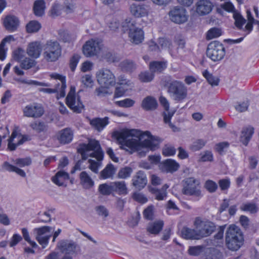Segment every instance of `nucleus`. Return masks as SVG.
<instances>
[{"label":"nucleus","instance_id":"nucleus-48","mask_svg":"<svg viewBox=\"0 0 259 259\" xmlns=\"http://www.w3.org/2000/svg\"><path fill=\"white\" fill-rule=\"evenodd\" d=\"M41 27L40 24L36 21H31L26 25V29L28 32H36Z\"/></svg>","mask_w":259,"mask_h":259},{"label":"nucleus","instance_id":"nucleus-36","mask_svg":"<svg viewBox=\"0 0 259 259\" xmlns=\"http://www.w3.org/2000/svg\"><path fill=\"white\" fill-rule=\"evenodd\" d=\"M115 171L114 166L112 164H109L101 171L100 178L103 179L112 178Z\"/></svg>","mask_w":259,"mask_h":259},{"label":"nucleus","instance_id":"nucleus-22","mask_svg":"<svg viewBox=\"0 0 259 259\" xmlns=\"http://www.w3.org/2000/svg\"><path fill=\"white\" fill-rule=\"evenodd\" d=\"M19 24L17 17L13 15H8L4 20V25L5 28L10 31L13 32L17 30Z\"/></svg>","mask_w":259,"mask_h":259},{"label":"nucleus","instance_id":"nucleus-12","mask_svg":"<svg viewBox=\"0 0 259 259\" xmlns=\"http://www.w3.org/2000/svg\"><path fill=\"white\" fill-rule=\"evenodd\" d=\"M168 16L172 22L178 24L186 23L189 18L186 9L180 6L172 8L168 12Z\"/></svg>","mask_w":259,"mask_h":259},{"label":"nucleus","instance_id":"nucleus-49","mask_svg":"<svg viewBox=\"0 0 259 259\" xmlns=\"http://www.w3.org/2000/svg\"><path fill=\"white\" fill-rule=\"evenodd\" d=\"M63 10V6L59 3H54L50 10L51 15L55 17L61 15L62 11Z\"/></svg>","mask_w":259,"mask_h":259},{"label":"nucleus","instance_id":"nucleus-52","mask_svg":"<svg viewBox=\"0 0 259 259\" xmlns=\"http://www.w3.org/2000/svg\"><path fill=\"white\" fill-rule=\"evenodd\" d=\"M151 192L154 194L155 198L158 200H162L166 197V192L164 189H157L156 188H152Z\"/></svg>","mask_w":259,"mask_h":259},{"label":"nucleus","instance_id":"nucleus-1","mask_svg":"<svg viewBox=\"0 0 259 259\" xmlns=\"http://www.w3.org/2000/svg\"><path fill=\"white\" fill-rule=\"evenodd\" d=\"M118 141L132 150L139 151L142 149L155 150L159 148V142L154 140L149 132L142 133L137 130H126L119 133Z\"/></svg>","mask_w":259,"mask_h":259},{"label":"nucleus","instance_id":"nucleus-56","mask_svg":"<svg viewBox=\"0 0 259 259\" xmlns=\"http://www.w3.org/2000/svg\"><path fill=\"white\" fill-rule=\"evenodd\" d=\"M205 188L210 193H213L218 189L217 184L212 180H207L204 184Z\"/></svg>","mask_w":259,"mask_h":259},{"label":"nucleus","instance_id":"nucleus-15","mask_svg":"<svg viewBox=\"0 0 259 259\" xmlns=\"http://www.w3.org/2000/svg\"><path fill=\"white\" fill-rule=\"evenodd\" d=\"M22 111L24 116L37 118L44 114V109L40 104L32 103L25 106Z\"/></svg>","mask_w":259,"mask_h":259},{"label":"nucleus","instance_id":"nucleus-9","mask_svg":"<svg viewBox=\"0 0 259 259\" xmlns=\"http://www.w3.org/2000/svg\"><path fill=\"white\" fill-rule=\"evenodd\" d=\"M226 50L223 45L218 41L209 44L206 50V55L214 62L222 60L225 57Z\"/></svg>","mask_w":259,"mask_h":259},{"label":"nucleus","instance_id":"nucleus-55","mask_svg":"<svg viewBox=\"0 0 259 259\" xmlns=\"http://www.w3.org/2000/svg\"><path fill=\"white\" fill-rule=\"evenodd\" d=\"M22 234L23 235V237L24 240L27 241L33 248H36L37 247V244L35 242L32 241L30 239V237L29 236V232L26 228H23L21 229Z\"/></svg>","mask_w":259,"mask_h":259},{"label":"nucleus","instance_id":"nucleus-50","mask_svg":"<svg viewBox=\"0 0 259 259\" xmlns=\"http://www.w3.org/2000/svg\"><path fill=\"white\" fill-rule=\"evenodd\" d=\"M154 76V75L152 72H150L148 71L142 72L139 75V79L141 81L143 82L151 81L153 80Z\"/></svg>","mask_w":259,"mask_h":259},{"label":"nucleus","instance_id":"nucleus-38","mask_svg":"<svg viewBox=\"0 0 259 259\" xmlns=\"http://www.w3.org/2000/svg\"><path fill=\"white\" fill-rule=\"evenodd\" d=\"M166 68V64L162 61H153L150 63L149 69L153 73L161 72Z\"/></svg>","mask_w":259,"mask_h":259},{"label":"nucleus","instance_id":"nucleus-47","mask_svg":"<svg viewBox=\"0 0 259 259\" xmlns=\"http://www.w3.org/2000/svg\"><path fill=\"white\" fill-rule=\"evenodd\" d=\"M175 42L178 47L177 50H174V51L176 52H178L177 56L178 55L180 56H182L183 53L185 52V41L181 38H176L175 40Z\"/></svg>","mask_w":259,"mask_h":259},{"label":"nucleus","instance_id":"nucleus-35","mask_svg":"<svg viewBox=\"0 0 259 259\" xmlns=\"http://www.w3.org/2000/svg\"><path fill=\"white\" fill-rule=\"evenodd\" d=\"M44 0H36L34 3L33 11L34 14L37 16H41L45 13L46 8Z\"/></svg>","mask_w":259,"mask_h":259},{"label":"nucleus","instance_id":"nucleus-27","mask_svg":"<svg viewBox=\"0 0 259 259\" xmlns=\"http://www.w3.org/2000/svg\"><path fill=\"white\" fill-rule=\"evenodd\" d=\"M108 117L104 118H94L90 119V124L95 129L99 132L101 131L109 123Z\"/></svg>","mask_w":259,"mask_h":259},{"label":"nucleus","instance_id":"nucleus-30","mask_svg":"<svg viewBox=\"0 0 259 259\" xmlns=\"http://www.w3.org/2000/svg\"><path fill=\"white\" fill-rule=\"evenodd\" d=\"M181 234L184 238L187 239H200L198 236V230L192 229L187 227H184L181 231Z\"/></svg>","mask_w":259,"mask_h":259},{"label":"nucleus","instance_id":"nucleus-10","mask_svg":"<svg viewBox=\"0 0 259 259\" xmlns=\"http://www.w3.org/2000/svg\"><path fill=\"white\" fill-rule=\"evenodd\" d=\"M54 230V228L47 226L35 228L33 230L35 239L43 248L48 245L52 236L51 233Z\"/></svg>","mask_w":259,"mask_h":259},{"label":"nucleus","instance_id":"nucleus-31","mask_svg":"<svg viewBox=\"0 0 259 259\" xmlns=\"http://www.w3.org/2000/svg\"><path fill=\"white\" fill-rule=\"evenodd\" d=\"M158 44L161 49H168L171 56L176 57L177 56L178 52L174 51L172 45L169 40L165 38H160L158 40Z\"/></svg>","mask_w":259,"mask_h":259},{"label":"nucleus","instance_id":"nucleus-44","mask_svg":"<svg viewBox=\"0 0 259 259\" xmlns=\"http://www.w3.org/2000/svg\"><path fill=\"white\" fill-rule=\"evenodd\" d=\"M203 76L206 79L208 82L212 86H216L219 84L220 79L218 77L212 75L207 70L203 72Z\"/></svg>","mask_w":259,"mask_h":259},{"label":"nucleus","instance_id":"nucleus-37","mask_svg":"<svg viewBox=\"0 0 259 259\" xmlns=\"http://www.w3.org/2000/svg\"><path fill=\"white\" fill-rule=\"evenodd\" d=\"M163 227V222L161 221H158L150 223L148 228L147 231L154 234H158L162 230Z\"/></svg>","mask_w":259,"mask_h":259},{"label":"nucleus","instance_id":"nucleus-23","mask_svg":"<svg viewBox=\"0 0 259 259\" xmlns=\"http://www.w3.org/2000/svg\"><path fill=\"white\" fill-rule=\"evenodd\" d=\"M132 181L133 186L139 189H141L146 185L147 180L144 171L140 170L133 177Z\"/></svg>","mask_w":259,"mask_h":259},{"label":"nucleus","instance_id":"nucleus-57","mask_svg":"<svg viewBox=\"0 0 259 259\" xmlns=\"http://www.w3.org/2000/svg\"><path fill=\"white\" fill-rule=\"evenodd\" d=\"M135 104V101L131 99L127 98L123 100L116 102V104L119 107L128 108L132 107Z\"/></svg>","mask_w":259,"mask_h":259},{"label":"nucleus","instance_id":"nucleus-18","mask_svg":"<svg viewBox=\"0 0 259 259\" xmlns=\"http://www.w3.org/2000/svg\"><path fill=\"white\" fill-rule=\"evenodd\" d=\"M57 247L62 253L73 254L75 252L77 245L72 241L62 240L57 243Z\"/></svg>","mask_w":259,"mask_h":259},{"label":"nucleus","instance_id":"nucleus-25","mask_svg":"<svg viewBox=\"0 0 259 259\" xmlns=\"http://www.w3.org/2000/svg\"><path fill=\"white\" fill-rule=\"evenodd\" d=\"M80 184L83 188L90 189L94 186V181L89 174L85 171H82L79 176Z\"/></svg>","mask_w":259,"mask_h":259},{"label":"nucleus","instance_id":"nucleus-41","mask_svg":"<svg viewBox=\"0 0 259 259\" xmlns=\"http://www.w3.org/2000/svg\"><path fill=\"white\" fill-rule=\"evenodd\" d=\"M120 67L124 71L132 72L136 68V65L131 60H126L120 63Z\"/></svg>","mask_w":259,"mask_h":259},{"label":"nucleus","instance_id":"nucleus-16","mask_svg":"<svg viewBox=\"0 0 259 259\" xmlns=\"http://www.w3.org/2000/svg\"><path fill=\"white\" fill-rule=\"evenodd\" d=\"M131 14L136 18L148 16L149 10L148 6L143 4H132L129 8Z\"/></svg>","mask_w":259,"mask_h":259},{"label":"nucleus","instance_id":"nucleus-61","mask_svg":"<svg viewBox=\"0 0 259 259\" xmlns=\"http://www.w3.org/2000/svg\"><path fill=\"white\" fill-rule=\"evenodd\" d=\"M25 56V51L20 48L16 50L13 52L14 59L17 61H21L23 60Z\"/></svg>","mask_w":259,"mask_h":259},{"label":"nucleus","instance_id":"nucleus-17","mask_svg":"<svg viewBox=\"0 0 259 259\" xmlns=\"http://www.w3.org/2000/svg\"><path fill=\"white\" fill-rule=\"evenodd\" d=\"M196 12L200 16H205L209 14L213 5L209 0H199L196 3Z\"/></svg>","mask_w":259,"mask_h":259},{"label":"nucleus","instance_id":"nucleus-63","mask_svg":"<svg viewBox=\"0 0 259 259\" xmlns=\"http://www.w3.org/2000/svg\"><path fill=\"white\" fill-rule=\"evenodd\" d=\"M22 237L19 234H14L9 241V245L11 247H14L22 241Z\"/></svg>","mask_w":259,"mask_h":259},{"label":"nucleus","instance_id":"nucleus-28","mask_svg":"<svg viewBox=\"0 0 259 259\" xmlns=\"http://www.w3.org/2000/svg\"><path fill=\"white\" fill-rule=\"evenodd\" d=\"M41 51V47L40 43L36 41L30 43L27 49L28 55L34 58L39 57Z\"/></svg>","mask_w":259,"mask_h":259},{"label":"nucleus","instance_id":"nucleus-26","mask_svg":"<svg viewBox=\"0 0 259 259\" xmlns=\"http://www.w3.org/2000/svg\"><path fill=\"white\" fill-rule=\"evenodd\" d=\"M18 133L16 131H13L11 137L8 140V148L10 151H14L16 149L18 146L23 144L25 142L28 140L27 136H23L21 139L19 140L17 143L15 144L13 143L14 140L17 136Z\"/></svg>","mask_w":259,"mask_h":259},{"label":"nucleus","instance_id":"nucleus-53","mask_svg":"<svg viewBox=\"0 0 259 259\" xmlns=\"http://www.w3.org/2000/svg\"><path fill=\"white\" fill-rule=\"evenodd\" d=\"M132 171L133 169L132 168L128 166H125L120 169L118 172L117 177L120 179H126L130 177Z\"/></svg>","mask_w":259,"mask_h":259},{"label":"nucleus","instance_id":"nucleus-62","mask_svg":"<svg viewBox=\"0 0 259 259\" xmlns=\"http://www.w3.org/2000/svg\"><path fill=\"white\" fill-rule=\"evenodd\" d=\"M81 82L87 87H92L93 85V80L92 75L86 74L81 77Z\"/></svg>","mask_w":259,"mask_h":259},{"label":"nucleus","instance_id":"nucleus-39","mask_svg":"<svg viewBox=\"0 0 259 259\" xmlns=\"http://www.w3.org/2000/svg\"><path fill=\"white\" fill-rule=\"evenodd\" d=\"M3 167L9 172H15L22 177H25L26 176V174L23 170L10 164L8 162H5L3 163Z\"/></svg>","mask_w":259,"mask_h":259},{"label":"nucleus","instance_id":"nucleus-46","mask_svg":"<svg viewBox=\"0 0 259 259\" xmlns=\"http://www.w3.org/2000/svg\"><path fill=\"white\" fill-rule=\"evenodd\" d=\"M98 191L103 195H110L113 192L111 183L109 184L105 183L100 185Z\"/></svg>","mask_w":259,"mask_h":259},{"label":"nucleus","instance_id":"nucleus-21","mask_svg":"<svg viewBox=\"0 0 259 259\" xmlns=\"http://www.w3.org/2000/svg\"><path fill=\"white\" fill-rule=\"evenodd\" d=\"M254 129L250 126L247 125L243 127L240 137V142L245 146H247L254 134Z\"/></svg>","mask_w":259,"mask_h":259},{"label":"nucleus","instance_id":"nucleus-54","mask_svg":"<svg viewBox=\"0 0 259 259\" xmlns=\"http://www.w3.org/2000/svg\"><path fill=\"white\" fill-rule=\"evenodd\" d=\"M34 60L29 58L23 59L20 63L21 67L24 69H29L35 65Z\"/></svg>","mask_w":259,"mask_h":259},{"label":"nucleus","instance_id":"nucleus-14","mask_svg":"<svg viewBox=\"0 0 259 259\" xmlns=\"http://www.w3.org/2000/svg\"><path fill=\"white\" fill-rule=\"evenodd\" d=\"M66 102L67 106L74 112L80 113L83 108L82 103L80 102L79 97L75 96L74 87H71L66 97Z\"/></svg>","mask_w":259,"mask_h":259},{"label":"nucleus","instance_id":"nucleus-3","mask_svg":"<svg viewBox=\"0 0 259 259\" xmlns=\"http://www.w3.org/2000/svg\"><path fill=\"white\" fill-rule=\"evenodd\" d=\"M194 225L198 230V236L200 239L210 236L215 231H217V233L214 235V239L221 240L223 238L225 225L219 226L217 228V226L213 222L207 220H202L199 218H196Z\"/></svg>","mask_w":259,"mask_h":259},{"label":"nucleus","instance_id":"nucleus-33","mask_svg":"<svg viewBox=\"0 0 259 259\" xmlns=\"http://www.w3.org/2000/svg\"><path fill=\"white\" fill-rule=\"evenodd\" d=\"M113 192H118L119 194L125 195L127 193V187L124 181L111 182Z\"/></svg>","mask_w":259,"mask_h":259},{"label":"nucleus","instance_id":"nucleus-51","mask_svg":"<svg viewBox=\"0 0 259 259\" xmlns=\"http://www.w3.org/2000/svg\"><path fill=\"white\" fill-rule=\"evenodd\" d=\"M222 34V30L219 28L213 27L210 29L207 33V38L211 39L214 38L218 37Z\"/></svg>","mask_w":259,"mask_h":259},{"label":"nucleus","instance_id":"nucleus-4","mask_svg":"<svg viewBox=\"0 0 259 259\" xmlns=\"http://www.w3.org/2000/svg\"><path fill=\"white\" fill-rule=\"evenodd\" d=\"M161 83L167 88V93L174 101L180 102L186 98L187 88L182 82L165 76L161 79Z\"/></svg>","mask_w":259,"mask_h":259},{"label":"nucleus","instance_id":"nucleus-43","mask_svg":"<svg viewBox=\"0 0 259 259\" xmlns=\"http://www.w3.org/2000/svg\"><path fill=\"white\" fill-rule=\"evenodd\" d=\"M233 17L235 20V25L239 30L242 29L243 25L245 23L246 20L238 12H234Z\"/></svg>","mask_w":259,"mask_h":259},{"label":"nucleus","instance_id":"nucleus-34","mask_svg":"<svg viewBox=\"0 0 259 259\" xmlns=\"http://www.w3.org/2000/svg\"><path fill=\"white\" fill-rule=\"evenodd\" d=\"M50 76L52 78L60 80L61 82V88L59 91L58 90V92H60L61 98L64 97L65 96V89L66 88L65 77L57 73H52L50 75Z\"/></svg>","mask_w":259,"mask_h":259},{"label":"nucleus","instance_id":"nucleus-6","mask_svg":"<svg viewBox=\"0 0 259 259\" xmlns=\"http://www.w3.org/2000/svg\"><path fill=\"white\" fill-rule=\"evenodd\" d=\"M182 192L184 195L193 196L196 201L199 200L203 196L200 183L193 177L186 178L183 181Z\"/></svg>","mask_w":259,"mask_h":259},{"label":"nucleus","instance_id":"nucleus-20","mask_svg":"<svg viewBox=\"0 0 259 259\" xmlns=\"http://www.w3.org/2000/svg\"><path fill=\"white\" fill-rule=\"evenodd\" d=\"M73 137V131L70 128H65L59 131L58 133L57 139L62 144L70 143Z\"/></svg>","mask_w":259,"mask_h":259},{"label":"nucleus","instance_id":"nucleus-64","mask_svg":"<svg viewBox=\"0 0 259 259\" xmlns=\"http://www.w3.org/2000/svg\"><path fill=\"white\" fill-rule=\"evenodd\" d=\"M128 87L127 86L119 85V86L117 87L115 89L114 97H120L123 96L125 92L128 90Z\"/></svg>","mask_w":259,"mask_h":259},{"label":"nucleus","instance_id":"nucleus-59","mask_svg":"<svg viewBox=\"0 0 259 259\" xmlns=\"http://www.w3.org/2000/svg\"><path fill=\"white\" fill-rule=\"evenodd\" d=\"M203 248V246H191L189 248L188 252L191 255L198 256L202 252Z\"/></svg>","mask_w":259,"mask_h":259},{"label":"nucleus","instance_id":"nucleus-32","mask_svg":"<svg viewBox=\"0 0 259 259\" xmlns=\"http://www.w3.org/2000/svg\"><path fill=\"white\" fill-rule=\"evenodd\" d=\"M240 209L242 211L254 214L259 210V205L253 202H247L242 203Z\"/></svg>","mask_w":259,"mask_h":259},{"label":"nucleus","instance_id":"nucleus-60","mask_svg":"<svg viewBox=\"0 0 259 259\" xmlns=\"http://www.w3.org/2000/svg\"><path fill=\"white\" fill-rule=\"evenodd\" d=\"M15 163L20 167L28 166L31 163V159L29 157L18 158L15 160Z\"/></svg>","mask_w":259,"mask_h":259},{"label":"nucleus","instance_id":"nucleus-7","mask_svg":"<svg viewBox=\"0 0 259 259\" xmlns=\"http://www.w3.org/2000/svg\"><path fill=\"white\" fill-rule=\"evenodd\" d=\"M122 30L124 32H128L129 40L133 44L138 45L144 40L145 34L143 29L130 21L123 23Z\"/></svg>","mask_w":259,"mask_h":259},{"label":"nucleus","instance_id":"nucleus-58","mask_svg":"<svg viewBox=\"0 0 259 259\" xmlns=\"http://www.w3.org/2000/svg\"><path fill=\"white\" fill-rule=\"evenodd\" d=\"M174 115V112H168V114H166L165 112L163 113V118L164 121L165 123H168L169 126L170 128H172L174 132H176L178 131V128L177 126L174 125L170 122V119Z\"/></svg>","mask_w":259,"mask_h":259},{"label":"nucleus","instance_id":"nucleus-13","mask_svg":"<svg viewBox=\"0 0 259 259\" xmlns=\"http://www.w3.org/2000/svg\"><path fill=\"white\" fill-rule=\"evenodd\" d=\"M102 44L97 39H91L82 47V52L87 57L97 56L102 49Z\"/></svg>","mask_w":259,"mask_h":259},{"label":"nucleus","instance_id":"nucleus-45","mask_svg":"<svg viewBox=\"0 0 259 259\" xmlns=\"http://www.w3.org/2000/svg\"><path fill=\"white\" fill-rule=\"evenodd\" d=\"M206 141L203 139H197L194 141L189 146V149L193 151H197L201 149L206 145Z\"/></svg>","mask_w":259,"mask_h":259},{"label":"nucleus","instance_id":"nucleus-42","mask_svg":"<svg viewBox=\"0 0 259 259\" xmlns=\"http://www.w3.org/2000/svg\"><path fill=\"white\" fill-rule=\"evenodd\" d=\"M63 9L66 14H71L75 11L76 8L75 1L74 0H67L64 3Z\"/></svg>","mask_w":259,"mask_h":259},{"label":"nucleus","instance_id":"nucleus-29","mask_svg":"<svg viewBox=\"0 0 259 259\" xmlns=\"http://www.w3.org/2000/svg\"><path fill=\"white\" fill-rule=\"evenodd\" d=\"M141 106L145 110H153L156 108L157 102L154 97L148 96L142 101Z\"/></svg>","mask_w":259,"mask_h":259},{"label":"nucleus","instance_id":"nucleus-2","mask_svg":"<svg viewBox=\"0 0 259 259\" xmlns=\"http://www.w3.org/2000/svg\"><path fill=\"white\" fill-rule=\"evenodd\" d=\"M82 157V159L86 160L89 157H94L97 160L89 159L90 169L95 173L98 172V168L101 166V161L103 158V152L99 142L95 140H90L88 144H81L77 149Z\"/></svg>","mask_w":259,"mask_h":259},{"label":"nucleus","instance_id":"nucleus-19","mask_svg":"<svg viewBox=\"0 0 259 259\" xmlns=\"http://www.w3.org/2000/svg\"><path fill=\"white\" fill-rule=\"evenodd\" d=\"M159 166L163 172L173 173L178 170L180 165L175 160L167 159L161 162Z\"/></svg>","mask_w":259,"mask_h":259},{"label":"nucleus","instance_id":"nucleus-40","mask_svg":"<svg viewBox=\"0 0 259 259\" xmlns=\"http://www.w3.org/2000/svg\"><path fill=\"white\" fill-rule=\"evenodd\" d=\"M30 127L38 133L46 131L48 125L42 121H34L30 123Z\"/></svg>","mask_w":259,"mask_h":259},{"label":"nucleus","instance_id":"nucleus-24","mask_svg":"<svg viewBox=\"0 0 259 259\" xmlns=\"http://www.w3.org/2000/svg\"><path fill=\"white\" fill-rule=\"evenodd\" d=\"M69 179V176L68 173L64 170L58 171L56 175L51 178L52 181L59 186H66L65 182Z\"/></svg>","mask_w":259,"mask_h":259},{"label":"nucleus","instance_id":"nucleus-8","mask_svg":"<svg viewBox=\"0 0 259 259\" xmlns=\"http://www.w3.org/2000/svg\"><path fill=\"white\" fill-rule=\"evenodd\" d=\"M44 58L48 62H55L61 56L62 49L57 41L49 40L44 48Z\"/></svg>","mask_w":259,"mask_h":259},{"label":"nucleus","instance_id":"nucleus-5","mask_svg":"<svg viewBox=\"0 0 259 259\" xmlns=\"http://www.w3.org/2000/svg\"><path fill=\"white\" fill-rule=\"evenodd\" d=\"M243 234L239 227L231 225L226 233L225 242L227 247L230 250L239 249L243 242Z\"/></svg>","mask_w":259,"mask_h":259},{"label":"nucleus","instance_id":"nucleus-11","mask_svg":"<svg viewBox=\"0 0 259 259\" xmlns=\"http://www.w3.org/2000/svg\"><path fill=\"white\" fill-rule=\"evenodd\" d=\"M98 83L105 88H108L115 84V77L109 69L102 68L96 73Z\"/></svg>","mask_w":259,"mask_h":259}]
</instances>
